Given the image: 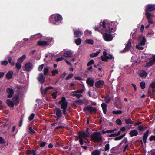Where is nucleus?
<instances>
[{
  "instance_id": "1",
  "label": "nucleus",
  "mask_w": 155,
  "mask_h": 155,
  "mask_svg": "<svg viewBox=\"0 0 155 155\" xmlns=\"http://www.w3.org/2000/svg\"><path fill=\"white\" fill-rule=\"evenodd\" d=\"M58 104L61 105V108L63 109V114L66 115L68 103L65 97H62L61 99L59 101Z\"/></svg>"
},
{
  "instance_id": "2",
  "label": "nucleus",
  "mask_w": 155,
  "mask_h": 155,
  "mask_svg": "<svg viewBox=\"0 0 155 155\" xmlns=\"http://www.w3.org/2000/svg\"><path fill=\"white\" fill-rule=\"evenodd\" d=\"M92 140L94 142H99L102 140V137L99 132H94L91 135Z\"/></svg>"
},
{
  "instance_id": "3",
  "label": "nucleus",
  "mask_w": 155,
  "mask_h": 155,
  "mask_svg": "<svg viewBox=\"0 0 155 155\" xmlns=\"http://www.w3.org/2000/svg\"><path fill=\"white\" fill-rule=\"evenodd\" d=\"M97 109L95 107H94L91 105H88L86 106L83 108V111L87 114V111L89 112L90 114L93 113H96Z\"/></svg>"
},
{
  "instance_id": "4",
  "label": "nucleus",
  "mask_w": 155,
  "mask_h": 155,
  "mask_svg": "<svg viewBox=\"0 0 155 155\" xmlns=\"http://www.w3.org/2000/svg\"><path fill=\"white\" fill-rule=\"evenodd\" d=\"M62 19L61 16L59 14L52 15L49 17L50 21L53 23H55V22H58Z\"/></svg>"
},
{
  "instance_id": "5",
  "label": "nucleus",
  "mask_w": 155,
  "mask_h": 155,
  "mask_svg": "<svg viewBox=\"0 0 155 155\" xmlns=\"http://www.w3.org/2000/svg\"><path fill=\"white\" fill-rule=\"evenodd\" d=\"M116 26L113 23H110L108 24V28L106 29L105 31L110 34L116 31Z\"/></svg>"
},
{
  "instance_id": "6",
  "label": "nucleus",
  "mask_w": 155,
  "mask_h": 155,
  "mask_svg": "<svg viewBox=\"0 0 155 155\" xmlns=\"http://www.w3.org/2000/svg\"><path fill=\"white\" fill-rule=\"evenodd\" d=\"M154 11H155V4H148L145 8V11L146 12H151Z\"/></svg>"
},
{
  "instance_id": "7",
  "label": "nucleus",
  "mask_w": 155,
  "mask_h": 155,
  "mask_svg": "<svg viewBox=\"0 0 155 155\" xmlns=\"http://www.w3.org/2000/svg\"><path fill=\"white\" fill-rule=\"evenodd\" d=\"M103 37L104 39L107 41H110L113 39V37L111 35L106 33H104Z\"/></svg>"
},
{
  "instance_id": "8",
  "label": "nucleus",
  "mask_w": 155,
  "mask_h": 155,
  "mask_svg": "<svg viewBox=\"0 0 155 155\" xmlns=\"http://www.w3.org/2000/svg\"><path fill=\"white\" fill-rule=\"evenodd\" d=\"M37 79L38 81L41 84H42L45 82V76L42 73H40L38 76L37 78Z\"/></svg>"
},
{
  "instance_id": "9",
  "label": "nucleus",
  "mask_w": 155,
  "mask_h": 155,
  "mask_svg": "<svg viewBox=\"0 0 155 155\" xmlns=\"http://www.w3.org/2000/svg\"><path fill=\"white\" fill-rule=\"evenodd\" d=\"M25 70L29 72L33 68V65L32 63L30 62H28L25 64Z\"/></svg>"
},
{
  "instance_id": "10",
  "label": "nucleus",
  "mask_w": 155,
  "mask_h": 155,
  "mask_svg": "<svg viewBox=\"0 0 155 155\" xmlns=\"http://www.w3.org/2000/svg\"><path fill=\"white\" fill-rule=\"evenodd\" d=\"M104 82L102 80H99L95 83V86L97 88H102L103 87Z\"/></svg>"
},
{
  "instance_id": "11",
  "label": "nucleus",
  "mask_w": 155,
  "mask_h": 155,
  "mask_svg": "<svg viewBox=\"0 0 155 155\" xmlns=\"http://www.w3.org/2000/svg\"><path fill=\"white\" fill-rule=\"evenodd\" d=\"M54 114L56 116L62 117V113L61 110L59 108L55 107L54 108Z\"/></svg>"
},
{
  "instance_id": "12",
  "label": "nucleus",
  "mask_w": 155,
  "mask_h": 155,
  "mask_svg": "<svg viewBox=\"0 0 155 155\" xmlns=\"http://www.w3.org/2000/svg\"><path fill=\"white\" fill-rule=\"evenodd\" d=\"M145 15L149 24H152L153 23V21L151 17L153 16V15L150 13L147 12H146Z\"/></svg>"
},
{
  "instance_id": "13",
  "label": "nucleus",
  "mask_w": 155,
  "mask_h": 155,
  "mask_svg": "<svg viewBox=\"0 0 155 155\" xmlns=\"http://www.w3.org/2000/svg\"><path fill=\"white\" fill-rule=\"evenodd\" d=\"M131 45V42L130 40H129L127 44L126 45L125 47L123 50V51L124 52H125L129 51Z\"/></svg>"
},
{
  "instance_id": "14",
  "label": "nucleus",
  "mask_w": 155,
  "mask_h": 155,
  "mask_svg": "<svg viewBox=\"0 0 155 155\" xmlns=\"http://www.w3.org/2000/svg\"><path fill=\"white\" fill-rule=\"evenodd\" d=\"M86 133H85L84 131H83L82 133H79V134H81L83 135V136H84V139H86L89 136L90 134L89 132V128H87L86 130Z\"/></svg>"
},
{
  "instance_id": "15",
  "label": "nucleus",
  "mask_w": 155,
  "mask_h": 155,
  "mask_svg": "<svg viewBox=\"0 0 155 155\" xmlns=\"http://www.w3.org/2000/svg\"><path fill=\"white\" fill-rule=\"evenodd\" d=\"M155 93V89L149 86V89L148 90V93L150 96L151 97H152L153 94Z\"/></svg>"
},
{
  "instance_id": "16",
  "label": "nucleus",
  "mask_w": 155,
  "mask_h": 155,
  "mask_svg": "<svg viewBox=\"0 0 155 155\" xmlns=\"http://www.w3.org/2000/svg\"><path fill=\"white\" fill-rule=\"evenodd\" d=\"M94 82V80L90 78H88L86 80V83L90 87H93Z\"/></svg>"
},
{
  "instance_id": "17",
  "label": "nucleus",
  "mask_w": 155,
  "mask_h": 155,
  "mask_svg": "<svg viewBox=\"0 0 155 155\" xmlns=\"http://www.w3.org/2000/svg\"><path fill=\"white\" fill-rule=\"evenodd\" d=\"M74 34L75 37H79L83 35V33L80 30H74Z\"/></svg>"
},
{
  "instance_id": "18",
  "label": "nucleus",
  "mask_w": 155,
  "mask_h": 155,
  "mask_svg": "<svg viewBox=\"0 0 155 155\" xmlns=\"http://www.w3.org/2000/svg\"><path fill=\"white\" fill-rule=\"evenodd\" d=\"M73 53L70 50L66 51L64 53L63 56L66 57H70L72 56Z\"/></svg>"
},
{
  "instance_id": "19",
  "label": "nucleus",
  "mask_w": 155,
  "mask_h": 155,
  "mask_svg": "<svg viewBox=\"0 0 155 155\" xmlns=\"http://www.w3.org/2000/svg\"><path fill=\"white\" fill-rule=\"evenodd\" d=\"M149 130L148 129L147 130V131L144 133L143 140L144 143H146V140L147 138V137L149 135Z\"/></svg>"
},
{
  "instance_id": "20",
  "label": "nucleus",
  "mask_w": 155,
  "mask_h": 155,
  "mask_svg": "<svg viewBox=\"0 0 155 155\" xmlns=\"http://www.w3.org/2000/svg\"><path fill=\"white\" fill-rule=\"evenodd\" d=\"M37 43L39 46H45L48 45L47 42L45 41H38Z\"/></svg>"
},
{
  "instance_id": "21",
  "label": "nucleus",
  "mask_w": 155,
  "mask_h": 155,
  "mask_svg": "<svg viewBox=\"0 0 155 155\" xmlns=\"http://www.w3.org/2000/svg\"><path fill=\"white\" fill-rule=\"evenodd\" d=\"M13 72L12 71H9L6 75V78L8 80L11 79L12 78Z\"/></svg>"
},
{
  "instance_id": "22",
  "label": "nucleus",
  "mask_w": 155,
  "mask_h": 155,
  "mask_svg": "<svg viewBox=\"0 0 155 155\" xmlns=\"http://www.w3.org/2000/svg\"><path fill=\"white\" fill-rule=\"evenodd\" d=\"M131 137L136 136L138 135V132L136 130H131L129 133Z\"/></svg>"
},
{
  "instance_id": "23",
  "label": "nucleus",
  "mask_w": 155,
  "mask_h": 155,
  "mask_svg": "<svg viewBox=\"0 0 155 155\" xmlns=\"http://www.w3.org/2000/svg\"><path fill=\"white\" fill-rule=\"evenodd\" d=\"M94 30L96 31L99 32H101L103 28H101V21L100 22L99 26H95L94 27Z\"/></svg>"
},
{
  "instance_id": "24",
  "label": "nucleus",
  "mask_w": 155,
  "mask_h": 155,
  "mask_svg": "<svg viewBox=\"0 0 155 155\" xmlns=\"http://www.w3.org/2000/svg\"><path fill=\"white\" fill-rule=\"evenodd\" d=\"M101 105L103 110V113L104 114H106L107 110V104L105 103H102Z\"/></svg>"
},
{
  "instance_id": "25",
  "label": "nucleus",
  "mask_w": 155,
  "mask_h": 155,
  "mask_svg": "<svg viewBox=\"0 0 155 155\" xmlns=\"http://www.w3.org/2000/svg\"><path fill=\"white\" fill-rule=\"evenodd\" d=\"M6 102L7 105L9 107H14V104L12 101H11L9 99H8L6 100Z\"/></svg>"
},
{
  "instance_id": "26",
  "label": "nucleus",
  "mask_w": 155,
  "mask_h": 155,
  "mask_svg": "<svg viewBox=\"0 0 155 155\" xmlns=\"http://www.w3.org/2000/svg\"><path fill=\"white\" fill-rule=\"evenodd\" d=\"M78 138L79 139V142L80 144L81 145H83V142H85V141H84L83 139V138L84 139V136H83V135L81 134H79Z\"/></svg>"
},
{
  "instance_id": "27",
  "label": "nucleus",
  "mask_w": 155,
  "mask_h": 155,
  "mask_svg": "<svg viewBox=\"0 0 155 155\" xmlns=\"http://www.w3.org/2000/svg\"><path fill=\"white\" fill-rule=\"evenodd\" d=\"M101 51L100 50H99L96 53H93L91 54L90 56L91 58L97 56L98 55Z\"/></svg>"
},
{
  "instance_id": "28",
  "label": "nucleus",
  "mask_w": 155,
  "mask_h": 155,
  "mask_svg": "<svg viewBox=\"0 0 155 155\" xmlns=\"http://www.w3.org/2000/svg\"><path fill=\"white\" fill-rule=\"evenodd\" d=\"M84 103L83 101L81 100H78L74 101L73 103L74 104L76 105H82Z\"/></svg>"
},
{
  "instance_id": "29",
  "label": "nucleus",
  "mask_w": 155,
  "mask_h": 155,
  "mask_svg": "<svg viewBox=\"0 0 155 155\" xmlns=\"http://www.w3.org/2000/svg\"><path fill=\"white\" fill-rule=\"evenodd\" d=\"M139 75L141 77L145 78L147 75V74L145 71L143 70L140 73Z\"/></svg>"
},
{
  "instance_id": "30",
  "label": "nucleus",
  "mask_w": 155,
  "mask_h": 155,
  "mask_svg": "<svg viewBox=\"0 0 155 155\" xmlns=\"http://www.w3.org/2000/svg\"><path fill=\"white\" fill-rule=\"evenodd\" d=\"M101 152L98 150L96 149L93 151L92 153V155H100Z\"/></svg>"
},
{
  "instance_id": "31",
  "label": "nucleus",
  "mask_w": 155,
  "mask_h": 155,
  "mask_svg": "<svg viewBox=\"0 0 155 155\" xmlns=\"http://www.w3.org/2000/svg\"><path fill=\"white\" fill-rule=\"evenodd\" d=\"M124 121L127 124H134V122L132 121L131 119L130 118H129L128 119H124Z\"/></svg>"
},
{
  "instance_id": "32",
  "label": "nucleus",
  "mask_w": 155,
  "mask_h": 155,
  "mask_svg": "<svg viewBox=\"0 0 155 155\" xmlns=\"http://www.w3.org/2000/svg\"><path fill=\"white\" fill-rule=\"evenodd\" d=\"M26 56L25 54L23 55L21 57H20L18 59V61L20 63H22L23 62L24 60L25 59Z\"/></svg>"
},
{
  "instance_id": "33",
  "label": "nucleus",
  "mask_w": 155,
  "mask_h": 155,
  "mask_svg": "<svg viewBox=\"0 0 155 155\" xmlns=\"http://www.w3.org/2000/svg\"><path fill=\"white\" fill-rule=\"evenodd\" d=\"M53 89V87L51 86H49L46 87L45 89L44 90V93H42V95H43L44 94V95H45L46 94V92L49 89Z\"/></svg>"
},
{
  "instance_id": "34",
  "label": "nucleus",
  "mask_w": 155,
  "mask_h": 155,
  "mask_svg": "<svg viewBox=\"0 0 155 155\" xmlns=\"http://www.w3.org/2000/svg\"><path fill=\"white\" fill-rule=\"evenodd\" d=\"M49 68L46 67V68H44V74L45 75H47L48 74L49 72Z\"/></svg>"
},
{
  "instance_id": "35",
  "label": "nucleus",
  "mask_w": 155,
  "mask_h": 155,
  "mask_svg": "<svg viewBox=\"0 0 155 155\" xmlns=\"http://www.w3.org/2000/svg\"><path fill=\"white\" fill-rule=\"evenodd\" d=\"M81 40L80 38H78L75 40V43L78 45H80L81 43Z\"/></svg>"
},
{
  "instance_id": "36",
  "label": "nucleus",
  "mask_w": 155,
  "mask_h": 155,
  "mask_svg": "<svg viewBox=\"0 0 155 155\" xmlns=\"http://www.w3.org/2000/svg\"><path fill=\"white\" fill-rule=\"evenodd\" d=\"M146 41V39L145 38V36H143L142 38V40L140 43V45H144L145 44Z\"/></svg>"
},
{
  "instance_id": "37",
  "label": "nucleus",
  "mask_w": 155,
  "mask_h": 155,
  "mask_svg": "<svg viewBox=\"0 0 155 155\" xmlns=\"http://www.w3.org/2000/svg\"><path fill=\"white\" fill-rule=\"evenodd\" d=\"M86 42L91 45H93L94 44V41L92 39H87L85 41Z\"/></svg>"
},
{
  "instance_id": "38",
  "label": "nucleus",
  "mask_w": 155,
  "mask_h": 155,
  "mask_svg": "<svg viewBox=\"0 0 155 155\" xmlns=\"http://www.w3.org/2000/svg\"><path fill=\"white\" fill-rule=\"evenodd\" d=\"M6 91L7 93L8 94H14V90L12 88H8L6 89Z\"/></svg>"
},
{
  "instance_id": "39",
  "label": "nucleus",
  "mask_w": 155,
  "mask_h": 155,
  "mask_svg": "<svg viewBox=\"0 0 155 155\" xmlns=\"http://www.w3.org/2000/svg\"><path fill=\"white\" fill-rule=\"evenodd\" d=\"M109 23H107L105 21H103L102 22H101V26L103 27V28H106V26L108 27V24Z\"/></svg>"
},
{
  "instance_id": "40",
  "label": "nucleus",
  "mask_w": 155,
  "mask_h": 155,
  "mask_svg": "<svg viewBox=\"0 0 155 155\" xmlns=\"http://www.w3.org/2000/svg\"><path fill=\"white\" fill-rule=\"evenodd\" d=\"M8 61L10 64L12 66H14L15 65V63L13 61L12 62V58L11 57H8Z\"/></svg>"
},
{
  "instance_id": "41",
  "label": "nucleus",
  "mask_w": 155,
  "mask_h": 155,
  "mask_svg": "<svg viewBox=\"0 0 155 155\" xmlns=\"http://www.w3.org/2000/svg\"><path fill=\"white\" fill-rule=\"evenodd\" d=\"M58 73V70L55 69L51 71L52 75L53 76H55L56 74Z\"/></svg>"
},
{
  "instance_id": "42",
  "label": "nucleus",
  "mask_w": 155,
  "mask_h": 155,
  "mask_svg": "<svg viewBox=\"0 0 155 155\" xmlns=\"http://www.w3.org/2000/svg\"><path fill=\"white\" fill-rule=\"evenodd\" d=\"M35 114L34 113L31 114L29 116L28 119L29 121L32 120L34 118Z\"/></svg>"
},
{
  "instance_id": "43",
  "label": "nucleus",
  "mask_w": 155,
  "mask_h": 155,
  "mask_svg": "<svg viewBox=\"0 0 155 155\" xmlns=\"http://www.w3.org/2000/svg\"><path fill=\"white\" fill-rule=\"evenodd\" d=\"M36 152L35 150H28L27 151V153L28 155H31L33 154L34 152Z\"/></svg>"
},
{
  "instance_id": "44",
  "label": "nucleus",
  "mask_w": 155,
  "mask_h": 155,
  "mask_svg": "<svg viewBox=\"0 0 155 155\" xmlns=\"http://www.w3.org/2000/svg\"><path fill=\"white\" fill-rule=\"evenodd\" d=\"M29 133L31 134H35L36 132L31 127H30L29 128Z\"/></svg>"
},
{
  "instance_id": "45",
  "label": "nucleus",
  "mask_w": 155,
  "mask_h": 155,
  "mask_svg": "<svg viewBox=\"0 0 155 155\" xmlns=\"http://www.w3.org/2000/svg\"><path fill=\"white\" fill-rule=\"evenodd\" d=\"M122 113V111L121 110H119L117 111L114 110L112 112V113L115 114H121Z\"/></svg>"
},
{
  "instance_id": "46",
  "label": "nucleus",
  "mask_w": 155,
  "mask_h": 155,
  "mask_svg": "<svg viewBox=\"0 0 155 155\" xmlns=\"http://www.w3.org/2000/svg\"><path fill=\"white\" fill-rule=\"evenodd\" d=\"M100 58L101 59L102 61H103L107 62L108 61L106 57L103 56H101Z\"/></svg>"
},
{
  "instance_id": "47",
  "label": "nucleus",
  "mask_w": 155,
  "mask_h": 155,
  "mask_svg": "<svg viewBox=\"0 0 155 155\" xmlns=\"http://www.w3.org/2000/svg\"><path fill=\"white\" fill-rule=\"evenodd\" d=\"M140 86L141 88L143 89L145 88V83L144 82L142 81L140 83Z\"/></svg>"
},
{
  "instance_id": "48",
  "label": "nucleus",
  "mask_w": 155,
  "mask_h": 155,
  "mask_svg": "<svg viewBox=\"0 0 155 155\" xmlns=\"http://www.w3.org/2000/svg\"><path fill=\"white\" fill-rule=\"evenodd\" d=\"M149 141L151 142L153 141H155V135H151L149 139Z\"/></svg>"
},
{
  "instance_id": "49",
  "label": "nucleus",
  "mask_w": 155,
  "mask_h": 155,
  "mask_svg": "<svg viewBox=\"0 0 155 155\" xmlns=\"http://www.w3.org/2000/svg\"><path fill=\"white\" fill-rule=\"evenodd\" d=\"M6 142V141L2 137H0V144H5Z\"/></svg>"
},
{
  "instance_id": "50",
  "label": "nucleus",
  "mask_w": 155,
  "mask_h": 155,
  "mask_svg": "<svg viewBox=\"0 0 155 155\" xmlns=\"http://www.w3.org/2000/svg\"><path fill=\"white\" fill-rule=\"evenodd\" d=\"M15 66L18 69H19L21 68V65L20 63L17 62L15 64Z\"/></svg>"
},
{
  "instance_id": "51",
  "label": "nucleus",
  "mask_w": 155,
  "mask_h": 155,
  "mask_svg": "<svg viewBox=\"0 0 155 155\" xmlns=\"http://www.w3.org/2000/svg\"><path fill=\"white\" fill-rule=\"evenodd\" d=\"M94 63V61L93 59L90 60L87 63V65L88 66H90L91 65L93 64Z\"/></svg>"
},
{
  "instance_id": "52",
  "label": "nucleus",
  "mask_w": 155,
  "mask_h": 155,
  "mask_svg": "<svg viewBox=\"0 0 155 155\" xmlns=\"http://www.w3.org/2000/svg\"><path fill=\"white\" fill-rule=\"evenodd\" d=\"M104 100L106 103H108L111 100V98L109 96H108L105 98Z\"/></svg>"
},
{
  "instance_id": "53",
  "label": "nucleus",
  "mask_w": 155,
  "mask_h": 155,
  "mask_svg": "<svg viewBox=\"0 0 155 155\" xmlns=\"http://www.w3.org/2000/svg\"><path fill=\"white\" fill-rule=\"evenodd\" d=\"M19 96L18 95L15 96L12 98L13 101L15 102L16 101H18Z\"/></svg>"
},
{
  "instance_id": "54",
  "label": "nucleus",
  "mask_w": 155,
  "mask_h": 155,
  "mask_svg": "<svg viewBox=\"0 0 155 155\" xmlns=\"http://www.w3.org/2000/svg\"><path fill=\"white\" fill-rule=\"evenodd\" d=\"M116 122L118 125H120L122 124L121 120L119 119H117L116 120Z\"/></svg>"
},
{
  "instance_id": "55",
  "label": "nucleus",
  "mask_w": 155,
  "mask_h": 155,
  "mask_svg": "<svg viewBox=\"0 0 155 155\" xmlns=\"http://www.w3.org/2000/svg\"><path fill=\"white\" fill-rule=\"evenodd\" d=\"M153 64L152 61L150 60L149 61L147 62L146 64V66L147 67H149L152 66Z\"/></svg>"
},
{
  "instance_id": "56",
  "label": "nucleus",
  "mask_w": 155,
  "mask_h": 155,
  "mask_svg": "<svg viewBox=\"0 0 155 155\" xmlns=\"http://www.w3.org/2000/svg\"><path fill=\"white\" fill-rule=\"evenodd\" d=\"M57 92L55 91L53 92L52 94V97L54 99H56L57 97Z\"/></svg>"
},
{
  "instance_id": "57",
  "label": "nucleus",
  "mask_w": 155,
  "mask_h": 155,
  "mask_svg": "<svg viewBox=\"0 0 155 155\" xmlns=\"http://www.w3.org/2000/svg\"><path fill=\"white\" fill-rule=\"evenodd\" d=\"M139 44L138 45H137L136 46V48L139 50H143L144 48L142 47Z\"/></svg>"
},
{
  "instance_id": "58",
  "label": "nucleus",
  "mask_w": 155,
  "mask_h": 155,
  "mask_svg": "<svg viewBox=\"0 0 155 155\" xmlns=\"http://www.w3.org/2000/svg\"><path fill=\"white\" fill-rule=\"evenodd\" d=\"M110 148V144L109 143H107L106 144L104 147V150L105 151L108 150Z\"/></svg>"
},
{
  "instance_id": "59",
  "label": "nucleus",
  "mask_w": 155,
  "mask_h": 155,
  "mask_svg": "<svg viewBox=\"0 0 155 155\" xmlns=\"http://www.w3.org/2000/svg\"><path fill=\"white\" fill-rule=\"evenodd\" d=\"M74 75L73 74H69L68 76H67V77H66V80H68L69 79H70V78H72L73 76Z\"/></svg>"
},
{
  "instance_id": "60",
  "label": "nucleus",
  "mask_w": 155,
  "mask_h": 155,
  "mask_svg": "<svg viewBox=\"0 0 155 155\" xmlns=\"http://www.w3.org/2000/svg\"><path fill=\"white\" fill-rule=\"evenodd\" d=\"M84 90L82 89L80 90H78L74 91V92H76V93H82L84 92Z\"/></svg>"
},
{
  "instance_id": "61",
  "label": "nucleus",
  "mask_w": 155,
  "mask_h": 155,
  "mask_svg": "<svg viewBox=\"0 0 155 155\" xmlns=\"http://www.w3.org/2000/svg\"><path fill=\"white\" fill-rule=\"evenodd\" d=\"M117 130V129L116 128H115L113 130H107V132H108V133H113L114 131H116Z\"/></svg>"
},
{
  "instance_id": "62",
  "label": "nucleus",
  "mask_w": 155,
  "mask_h": 155,
  "mask_svg": "<svg viewBox=\"0 0 155 155\" xmlns=\"http://www.w3.org/2000/svg\"><path fill=\"white\" fill-rule=\"evenodd\" d=\"M1 64L3 65H6L8 64V62L7 61L5 60L2 61L1 62Z\"/></svg>"
},
{
  "instance_id": "63",
  "label": "nucleus",
  "mask_w": 155,
  "mask_h": 155,
  "mask_svg": "<svg viewBox=\"0 0 155 155\" xmlns=\"http://www.w3.org/2000/svg\"><path fill=\"white\" fill-rule=\"evenodd\" d=\"M106 57L107 58V59L108 60L109 59L111 60L112 58H114V57L111 54H109L108 55H107L106 56Z\"/></svg>"
},
{
  "instance_id": "64",
  "label": "nucleus",
  "mask_w": 155,
  "mask_h": 155,
  "mask_svg": "<svg viewBox=\"0 0 155 155\" xmlns=\"http://www.w3.org/2000/svg\"><path fill=\"white\" fill-rule=\"evenodd\" d=\"M150 86L151 87L153 88H155V81H153L150 84Z\"/></svg>"
}]
</instances>
